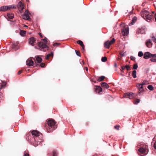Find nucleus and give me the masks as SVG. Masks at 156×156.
<instances>
[{
	"instance_id": "43",
	"label": "nucleus",
	"mask_w": 156,
	"mask_h": 156,
	"mask_svg": "<svg viewBox=\"0 0 156 156\" xmlns=\"http://www.w3.org/2000/svg\"><path fill=\"white\" fill-rule=\"evenodd\" d=\"M105 45V47L106 48H107V41H106L105 42L104 44Z\"/></svg>"
},
{
	"instance_id": "15",
	"label": "nucleus",
	"mask_w": 156,
	"mask_h": 156,
	"mask_svg": "<svg viewBox=\"0 0 156 156\" xmlns=\"http://www.w3.org/2000/svg\"><path fill=\"white\" fill-rule=\"evenodd\" d=\"M26 64L30 66H32L34 64V62L31 59H27L26 62Z\"/></svg>"
},
{
	"instance_id": "25",
	"label": "nucleus",
	"mask_w": 156,
	"mask_h": 156,
	"mask_svg": "<svg viewBox=\"0 0 156 156\" xmlns=\"http://www.w3.org/2000/svg\"><path fill=\"white\" fill-rule=\"evenodd\" d=\"M136 70H134L132 72V76L134 78H136L137 77V76L136 75Z\"/></svg>"
},
{
	"instance_id": "51",
	"label": "nucleus",
	"mask_w": 156,
	"mask_h": 156,
	"mask_svg": "<svg viewBox=\"0 0 156 156\" xmlns=\"http://www.w3.org/2000/svg\"><path fill=\"white\" fill-rule=\"evenodd\" d=\"M59 44L58 43H54V44H53V45L55 46V45H58Z\"/></svg>"
},
{
	"instance_id": "48",
	"label": "nucleus",
	"mask_w": 156,
	"mask_h": 156,
	"mask_svg": "<svg viewBox=\"0 0 156 156\" xmlns=\"http://www.w3.org/2000/svg\"><path fill=\"white\" fill-rule=\"evenodd\" d=\"M120 54V55L122 56H123L125 55L124 53H123L122 52H121Z\"/></svg>"
},
{
	"instance_id": "5",
	"label": "nucleus",
	"mask_w": 156,
	"mask_h": 156,
	"mask_svg": "<svg viewBox=\"0 0 156 156\" xmlns=\"http://www.w3.org/2000/svg\"><path fill=\"white\" fill-rule=\"evenodd\" d=\"M129 28L128 27L124 28L122 30V34L123 36H127L129 33Z\"/></svg>"
},
{
	"instance_id": "24",
	"label": "nucleus",
	"mask_w": 156,
	"mask_h": 156,
	"mask_svg": "<svg viewBox=\"0 0 156 156\" xmlns=\"http://www.w3.org/2000/svg\"><path fill=\"white\" fill-rule=\"evenodd\" d=\"M9 9H16V6L15 5H8Z\"/></svg>"
},
{
	"instance_id": "56",
	"label": "nucleus",
	"mask_w": 156,
	"mask_h": 156,
	"mask_svg": "<svg viewBox=\"0 0 156 156\" xmlns=\"http://www.w3.org/2000/svg\"><path fill=\"white\" fill-rule=\"evenodd\" d=\"M109 87V86H108V90H110L109 89H108Z\"/></svg>"
},
{
	"instance_id": "50",
	"label": "nucleus",
	"mask_w": 156,
	"mask_h": 156,
	"mask_svg": "<svg viewBox=\"0 0 156 156\" xmlns=\"http://www.w3.org/2000/svg\"><path fill=\"white\" fill-rule=\"evenodd\" d=\"M22 70H19V72H18V74H20L22 73Z\"/></svg>"
},
{
	"instance_id": "33",
	"label": "nucleus",
	"mask_w": 156,
	"mask_h": 156,
	"mask_svg": "<svg viewBox=\"0 0 156 156\" xmlns=\"http://www.w3.org/2000/svg\"><path fill=\"white\" fill-rule=\"evenodd\" d=\"M107 58L105 57H103L101 58V61L103 62H105L106 61Z\"/></svg>"
},
{
	"instance_id": "23",
	"label": "nucleus",
	"mask_w": 156,
	"mask_h": 156,
	"mask_svg": "<svg viewBox=\"0 0 156 156\" xmlns=\"http://www.w3.org/2000/svg\"><path fill=\"white\" fill-rule=\"evenodd\" d=\"M102 87L107 88V83L106 82H102L101 83Z\"/></svg>"
},
{
	"instance_id": "13",
	"label": "nucleus",
	"mask_w": 156,
	"mask_h": 156,
	"mask_svg": "<svg viewBox=\"0 0 156 156\" xmlns=\"http://www.w3.org/2000/svg\"><path fill=\"white\" fill-rule=\"evenodd\" d=\"M149 14L147 10H144L142 11L141 13V15L144 18Z\"/></svg>"
},
{
	"instance_id": "58",
	"label": "nucleus",
	"mask_w": 156,
	"mask_h": 156,
	"mask_svg": "<svg viewBox=\"0 0 156 156\" xmlns=\"http://www.w3.org/2000/svg\"><path fill=\"white\" fill-rule=\"evenodd\" d=\"M27 2H29V0H26Z\"/></svg>"
},
{
	"instance_id": "20",
	"label": "nucleus",
	"mask_w": 156,
	"mask_h": 156,
	"mask_svg": "<svg viewBox=\"0 0 156 156\" xmlns=\"http://www.w3.org/2000/svg\"><path fill=\"white\" fill-rule=\"evenodd\" d=\"M7 16L10 19H12L14 17V15L11 13H9L7 14Z\"/></svg>"
},
{
	"instance_id": "22",
	"label": "nucleus",
	"mask_w": 156,
	"mask_h": 156,
	"mask_svg": "<svg viewBox=\"0 0 156 156\" xmlns=\"http://www.w3.org/2000/svg\"><path fill=\"white\" fill-rule=\"evenodd\" d=\"M105 78V76H102L99 77V78L97 80V81H102Z\"/></svg>"
},
{
	"instance_id": "54",
	"label": "nucleus",
	"mask_w": 156,
	"mask_h": 156,
	"mask_svg": "<svg viewBox=\"0 0 156 156\" xmlns=\"http://www.w3.org/2000/svg\"><path fill=\"white\" fill-rule=\"evenodd\" d=\"M133 58H134V57H132V56H131V57H130L131 59V60H133Z\"/></svg>"
},
{
	"instance_id": "47",
	"label": "nucleus",
	"mask_w": 156,
	"mask_h": 156,
	"mask_svg": "<svg viewBox=\"0 0 156 156\" xmlns=\"http://www.w3.org/2000/svg\"><path fill=\"white\" fill-rule=\"evenodd\" d=\"M154 148L156 149V141H155V142L154 143Z\"/></svg>"
},
{
	"instance_id": "46",
	"label": "nucleus",
	"mask_w": 156,
	"mask_h": 156,
	"mask_svg": "<svg viewBox=\"0 0 156 156\" xmlns=\"http://www.w3.org/2000/svg\"><path fill=\"white\" fill-rule=\"evenodd\" d=\"M82 50L83 52L84 51H85V49H84V45L83 46H82Z\"/></svg>"
},
{
	"instance_id": "39",
	"label": "nucleus",
	"mask_w": 156,
	"mask_h": 156,
	"mask_svg": "<svg viewBox=\"0 0 156 156\" xmlns=\"http://www.w3.org/2000/svg\"><path fill=\"white\" fill-rule=\"evenodd\" d=\"M125 68L124 66H122L121 69H120L121 71L122 72H123V70L125 69Z\"/></svg>"
},
{
	"instance_id": "42",
	"label": "nucleus",
	"mask_w": 156,
	"mask_h": 156,
	"mask_svg": "<svg viewBox=\"0 0 156 156\" xmlns=\"http://www.w3.org/2000/svg\"><path fill=\"white\" fill-rule=\"evenodd\" d=\"M120 126L118 125H116L114 126V128L115 129L118 130L119 129Z\"/></svg>"
},
{
	"instance_id": "12",
	"label": "nucleus",
	"mask_w": 156,
	"mask_h": 156,
	"mask_svg": "<svg viewBox=\"0 0 156 156\" xmlns=\"http://www.w3.org/2000/svg\"><path fill=\"white\" fill-rule=\"evenodd\" d=\"M153 18V16L149 14H148V15L145 17L144 19L147 22H150L151 21V20Z\"/></svg>"
},
{
	"instance_id": "63",
	"label": "nucleus",
	"mask_w": 156,
	"mask_h": 156,
	"mask_svg": "<svg viewBox=\"0 0 156 156\" xmlns=\"http://www.w3.org/2000/svg\"><path fill=\"white\" fill-rule=\"evenodd\" d=\"M83 64H84V63L83 61Z\"/></svg>"
},
{
	"instance_id": "55",
	"label": "nucleus",
	"mask_w": 156,
	"mask_h": 156,
	"mask_svg": "<svg viewBox=\"0 0 156 156\" xmlns=\"http://www.w3.org/2000/svg\"><path fill=\"white\" fill-rule=\"evenodd\" d=\"M88 69L87 67H86V70L87 71H88Z\"/></svg>"
},
{
	"instance_id": "57",
	"label": "nucleus",
	"mask_w": 156,
	"mask_h": 156,
	"mask_svg": "<svg viewBox=\"0 0 156 156\" xmlns=\"http://www.w3.org/2000/svg\"><path fill=\"white\" fill-rule=\"evenodd\" d=\"M16 43H17V44H18L19 43V42H18V41H17V42H16Z\"/></svg>"
},
{
	"instance_id": "9",
	"label": "nucleus",
	"mask_w": 156,
	"mask_h": 156,
	"mask_svg": "<svg viewBox=\"0 0 156 156\" xmlns=\"http://www.w3.org/2000/svg\"><path fill=\"white\" fill-rule=\"evenodd\" d=\"M35 41L36 40L35 38L33 37H32L29 39L28 42L30 44L33 46L35 45L34 44Z\"/></svg>"
},
{
	"instance_id": "1",
	"label": "nucleus",
	"mask_w": 156,
	"mask_h": 156,
	"mask_svg": "<svg viewBox=\"0 0 156 156\" xmlns=\"http://www.w3.org/2000/svg\"><path fill=\"white\" fill-rule=\"evenodd\" d=\"M31 134L32 135L28 137V139L29 141L34 146H37L43 142L42 135L38 131L34 130L32 131Z\"/></svg>"
},
{
	"instance_id": "40",
	"label": "nucleus",
	"mask_w": 156,
	"mask_h": 156,
	"mask_svg": "<svg viewBox=\"0 0 156 156\" xmlns=\"http://www.w3.org/2000/svg\"><path fill=\"white\" fill-rule=\"evenodd\" d=\"M152 38V40L154 42L156 43V38L154 36H153Z\"/></svg>"
},
{
	"instance_id": "7",
	"label": "nucleus",
	"mask_w": 156,
	"mask_h": 156,
	"mask_svg": "<svg viewBox=\"0 0 156 156\" xmlns=\"http://www.w3.org/2000/svg\"><path fill=\"white\" fill-rule=\"evenodd\" d=\"M38 47L41 49L46 48H48L47 45L45 44H44L43 43L40 42L38 44Z\"/></svg>"
},
{
	"instance_id": "64",
	"label": "nucleus",
	"mask_w": 156,
	"mask_h": 156,
	"mask_svg": "<svg viewBox=\"0 0 156 156\" xmlns=\"http://www.w3.org/2000/svg\"><path fill=\"white\" fill-rule=\"evenodd\" d=\"M155 15H156V13H155Z\"/></svg>"
},
{
	"instance_id": "10",
	"label": "nucleus",
	"mask_w": 156,
	"mask_h": 156,
	"mask_svg": "<svg viewBox=\"0 0 156 156\" xmlns=\"http://www.w3.org/2000/svg\"><path fill=\"white\" fill-rule=\"evenodd\" d=\"M9 10L8 6H2L0 7V12H5Z\"/></svg>"
},
{
	"instance_id": "16",
	"label": "nucleus",
	"mask_w": 156,
	"mask_h": 156,
	"mask_svg": "<svg viewBox=\"0 0 156 156\" xmlns=\"http://www.w3.org/2000/svg\"><path fill=\"white\" fill-rule=\"evenodd\" d=\"M150 53L148 52H147L144 53V59H147L150 58Z\"/></svg>"
},
{
	"instance_id": "37",
	"label": "nucleus",
	"mask_w": 156,
	"mask_h": 156,
	"mask_svg": "<svg viewBox=\"0 0 156 156\" xmlns=\"http://www.w3.org/2000/svg\"><path fill=\"white\" fill-rule=\"evenodd\" d=\"M42 41L44 43H46L47 42V38L46 37H45V38L42 39Z\"/></svg>"
},
{
	"instance_id": "49",
	"label": "nucleus",
	"mask_w": 156,
	"mask_h": 156,
	"mask_svg": "<svg viewBox=\"0 0 156 156\" xmlns=\"http://www.w3.org/2000/svg\"><path fill=\"white\" fill-rule=\"evenodd\" d=\"M24 156H29V155L28 153H26L24 154Z\"/></svg>"
},
{
	"instance_id": "18",
	"label": "nucleus",
	"mask_w": 156,
	"mask_h": 156,
	"mask_svg": "<svg viewBox=\"0 0 156 156\" xmlns=\"http://www.w3.org/2000/svg\"><path fill=\"white\" fill-rule=\"evenodd\" d=\"M35 58H36V60L38 63H40L42 61V59L38 56H35Z\"/></svg>"
},
{
	"instance_id": "27",
	"label": "nucleus",
	"mask_w": 156,
	"mask_h": 156,
	"mask_svg": "<svg viewBox=\"0 0 156 156\" xmlns=\"http://www.w3.org/2000/svg\"><path fill=\"white\" fill-rule=\"evenodd\" d=\"M77 43L79 44L81 47L83 46L84 45L83 42L80 40H78L77 41Z\"/></svg>"
},
{
	"instance_id": "17",
	"label": "nucleus",
	"mask_w": 156,
	"mask_h": 156,
	"mask_svg": "<svg viewBox=\"0 0 156 156\" xmlns=\"http://www.w3.org/2000/svg\"><path fill=\"white\" fill-rule=\"evenodd\" d=\"M146 45L147 47L150 48L152 44L151 40H148L146 43Z\"/></svg>"
},
{
	"instance_id": "44",
	"label": "nucleus",
	"mask_w": 156,
	"mask_h": 156,
	"mask_svg": "<svg viewBox=\"0 0 156 156\" xmlns=\"http://www.w3.org/2000/svg\"><path fill=\"white\" fill-rule=\"evenodd\" d=\"M147 83V82L146 81H144L142 83H141L142 85L143 86L144 85L146 84Z\"/></svg>"
},
{
	"instance_id": "59",
	"label": "nucleus",
	"mask_w": 156,
	"mask_h": 156,
	"mask_svg": "<svg viewBox=\"0 0 156 156\" xmlns=\"http://www.w3.org/2000/svg\"><path fill=\"white\" fill-rule=\"evenodd\" d=\"M155 20L156 22V17H155Z\"/></svg>"
},
{
	"instance_id": "28",
	"label": "nucleus",
	"mask_w": 156,
	"mask_h": 156,
	"mask_svg": "<svg viewBox=\"0 0 156 156\" xmlns=\"http://www.w3.org/2000/svg\"><path fill=\"white\" fill-rule=\"evenodd\" d=\"M138 32L139 33L143 34L144 33L145 31L143 29H139Z\"/></svg>"
},
{
	"instance_id": "32",
	"label": "nucleus",
	"mask_w": 156,
	"mask_h": 156,
	"mask_svg": "<svg viewBox=\"0 0 156 156\" xmlns=\"http://www.w3.org/2000/svg\"><path fill=\"white\" fill-rule=\"evenodd\" d=\"M143 55V54L142 51H140L138 53V56L140 57H141Z\"/></svg>"
},
{
	"instance_id": "61",
	"label": "nucleus",
	"mask_w": 156,
	"mask_h": 156,
	"mask_svg": "<svg viewBox=\"0 0 156 156\" xmlns=\"http://www.w3.org/2000/svg\"><path fill=\"white\" fill-rule=\"evenodd\" d=\"M152 12L153 13H154V12Z\"/></svg>"
},
{
	"instance_id": "30",
	"label": "nucleus",
	"mask_w": 156,
	"mask_h": 156,
	"mask_svg": "<svg viewBox=\"0 0 156 156\" xmlns=\"http://www.w3.org/2000/svg\"><path fill=\"white\" fill-rule=\"evenodd\" d=\"M140 102V100L139 99H137L134 101L133 103L134 104H137Z\"/></svg>"
},
{
	"instance_id": "35",
	"label": "nucleus",
	"mask_w": 156,
	"mask_h": 156,
	"mask_svg": "<svg viewBox=\"0 0 156 156\" xmlns=\"http://www.w3.org/2000/svg\"><path fill=\"white\" fill-rule=\"evenodd\" d=\"M138 68V65L136 64H134L133 65V69H136Z\"/></svg>"
},
{
	"instance_id": "36",
	"label": "nucleus",
	"mask_w": 156,
	"mask_h": 156,
	"mask_svg": "<svg viewBox=\"0 0 156 156\" xmlns=\"http://www.w3.org/2000/svg\"><path fill=\"white\" fill-rule=\"evenodd\" d=\"M156 57V54H153L150 53V58Z\"/></svg>"
},
{
	"instance_id": "45",
	"label": "nucleus",
	"mask_w": 156,
	"mask_h": 156,
	"mask_svg": "<svg viewBox=\"0 0 156 156\" xmlns=\"http://www.w3.org/2000/svg\"><path fill=\"white\" fill-rule=\"evenodd\" d=\"M45 64L44 63H42L40 65V66L42 68L44 67Z\"/></svg>"
},
{
	"instance_id": "21",
	"label": "nucleus",
	"mask_w": 156,
	"mask_h": 156,
	"mask_svg": "<svg viewBox=\"0 0 156 156\" xmlns=\"http://www.w3.org/2000/svg\"><path fill=\"white\" fill-rule=\"evenodd\" d=\"M137 20V18L136 16H134L133 17L132 20V22L130 24L131 25L133 24L134 23H135L136 21Z\"/></svg>"
},
{
	"instance_id": "31",
	"label": "nucleus",
	"mask_w": 156,
	"mask_h": 156,
	"mask_svg": "<svg viewBox=\"0 0 156 156\" xmlns=\"http://www.w3.org/2000/svg\"><path fill=\"white\" fill-rule=\"evenodd\" d=\"M150 90H152L154 89L153 87L151 85H149L147 87Z\"/></svg>"
},
{
	"instance_id": "62",
	"label": "nucleus",
	"mask_w": 156,
	"mask_h": 156,
	"mask_svg": "<svg viewBox=\"0 0 156 156\" xmlns=\"http://www.w3.org/2000/svg\"><path fill=\"white\" fill-rule=\"evenodd\" d=\"M25 27H27V26H25Z\"/></svg>"
},
{
	"instance_id": "14",
	"label": "nucleus",
	"mask_w": 156,
	"mask_h": 156,
	"mask_svg": "<svg viewBox=\"0 0 156 156\" xmlns=\"http://www.w3.org/2000/svg\"><path fill=\"white\" fill-rule=\"evenodd\" d=\"M102 90V89L100 86H96L95 88V91L96 93L99 94Z\"/></svg>"
},
{
	"instance_id": "53",
	"label": "nucleus",
	"mask_w": 156,
	"mask_h": 156,
	"mask_svg": "<svg viewBox=\"0 0 156 156\" xmlns=\"http://www.w3.org/2000/svg\"><path fill=\"white\" fill-rule=\"evenodd\" d=\"M6 85V84H5L4 85H1V87H4V86H5Z\"/></svg>"
},
{
	"instance_id": "8",
	"label": "nucleus",
	"mask_w": 156,
	"mask_h": 156,
	"mask_svg": "<svg viewBox=\"0 0 156 156\" xmlns=\"http://www.w3.org/2000/svg\"><path fill=\"white\" fill-rule=\"evenodd\" d=\"M136 86L139 89V94L142 92L144 91V90L143 88V86L142 85V84H141V83L137 84Z\"/></svg>"
},
{
	"instance_id": "26",
	"label": "nucleus",
	"mask_w": 156,
	"mask_h": 156,
	"mask_svg": "<svg viewBox=\"0 0 156 156\" xmlns=\"http://www.w3.org/2000/svg\"><path fill=\"white\" fill-rule=\"evenodd\" d=\"M26 31L21 30L20 31V35L22 36H23L26 34Z\"/></svg>"
},
{
	"instance_id": "60",
	"label": "nucleus",
	"mask_w": 156,
	"mask_h": 156,
	"mask_svg": "<svg viewBox=\"0 0 156 156\" xmlns=\"http://www.w3.org/2000/svg\"><path fill=\"white\" fill-rule=\"evenodd\" d=\"M93 81L94 82H95V83H96V81Z\"/></svg>"
},
{
	"instance_id": "2",
	"label": "nucleus",
	"mask_w": 156,
	"mask_h": 156,
	"mask_svg": "<svg viewBox=\"0 0 156 156\" xmlns=\"http://www.w3.org/2000/svg\"><path fill=\"white\" fill-rule=\"evenodd\" d=\"M48 128L47 131L48 132H51L57 128V126L55 125V122L53 119H49L48 122Z\"/></svg>"
},
{
	"instance_id": "41",
	"label": "nucleus",
	"mask_w": 156,
	"mask_h": 156,
	"mask_svg": "<svg viewBox=\"0 0 156 156\" xmlns=\"http://www.w3.org/2000/svg\"><path fill=\"white\" fill-rule=\"evenodd\" d=\"M150 61L152 62H156V59L154 58H151L150 59Z\"/></svg>"
},
{
	"instance_id": "3",
	"label": "nucleus",
	"mask_w": 156,
	"mask_h": 156,
	"mask_svg": "<svg viewBox=\"0 0 156 156\" xmlns=\"http://www.w3.org/2000/svg\"><path fill=\"white\" fill-rule=\"evenodd\" d=\"M140 147L138 151L141 153L144 154L143 155H140V154L139 155L141 156L146 155L148 152V146L143 143L140 144Z\"/></svg>"
},
{
	"instance_id": "4",
	"label": "nucleus",
	"mask_w": 156,
	"mask_h": 156,
	"mask_svg": "<svg viewBox=\"0 0 156 156\" xmlns=\"http://www.w3.org/2000/svg\"><path fill=\"white\" fill-rule=\"evenodd\" d=\"M30 13L28 10H26L23 15V19L25 20H30Z\"/></svg>"
},
{
	"instance_id": "29",
	"label": "nucleus",
	"mask_w": 156,
	"mask_h": 156,
	"mask_svg": "<svg viewBox=\"0 0 156 156\" xmlns=\"http://www.w3.org/2000/svg\"><path fill=\"white\" fill-rule=\"evenodd\" d=\"M53 52H51L50 54H48L46 55V56L45 57L46 59H48V58H49V57L50 56H51V55L53 56Z\"/></svg>"
},
{
	"instance_id": "11",
	"label": "nucleus",
	"mask_w": 156,
	"mask_h": 156,
	"mask_svg": "<svg viewBox=\"0 0 156 156\" xmlns=\"http://www.w3.org/2000/svg\"><path fill=\"white\" fill-rule=\"evenodd\" d=\"M17 7L20 10L22 11L24 8V6L22 3L21 1H20L18 3Z\"/></svg>"
},
{
	"instance_id": "6",
	"label": "nucleus",
	"mask_w": 156,
	"mask_h": 156,
	"mask_svg": "<svg viewBox=\"0 0 156 156\" xmlns=\"http://www.w3.org/2000/svg\"><path fill=\"white\" fill-rule=\"evenodd\" d=\"M134 94L132 93H127L124 94L123 98H128L130 99H132L133 97Z\"/></svg>"
},
{
	"instance_id": "19",
	"label": "nucleus",
	"mask_w": 156,
	"mask_h": 156,
	"mask_svg": "<svg viewBox=\"0 0 156 156\" xmlns=\"http://www.w3.org/2000/svg\"><path fill=\"white\" fill-rule=\"evenodd\" d=\"M115 41V40L114 38H112V40L110 41H108V48H109L110 46Z\"/></svg>"
},
{
	"instance_id": "38",
	"label": "nucleus",
	"mask_w": 156,
	"mask_h": 156,
	"mask_svg": "<svg viewBox=\"0 0 156 156\" xmlns=\"http://www.w3.org/2000/svg\"><path fill=\"white\" fill-rule=\"evenodd\" d=\"M75 52H76V55L77 56H80V52L79 51H77V50H75Z\"/></svg>"
},
{
	"instance_id": "34",
	"label": "nucleus",
	"mask_w": 156,
	"mask_h": 156,
	"mask_svg": "<svg viewBox=\"0 0 156 156\" xmlns=\"http://www.w3.org/2000/svg\"><path fill=\"white\" fill-rule=\"evenodd\" d=\"M125 68L127 70H129L130 69V67L129 65H127L124 66Z\"/></svg>"
},
{
	"instance_id": "52",
	"label": "nucleus",
	"mask_w": 156,
	"mask_h": 156,
	"mask_svg": "<svg viewBox=\"0 0 156 156\" xmlns=\"http://www.w3.org/2000/svg\"><path fill=\"white\" fill-rule=\"evenodd\" d=\"M39 35H40V36L41 37H42V36L41 35V33H39Z\"/></svg>"
}]
</instances>
